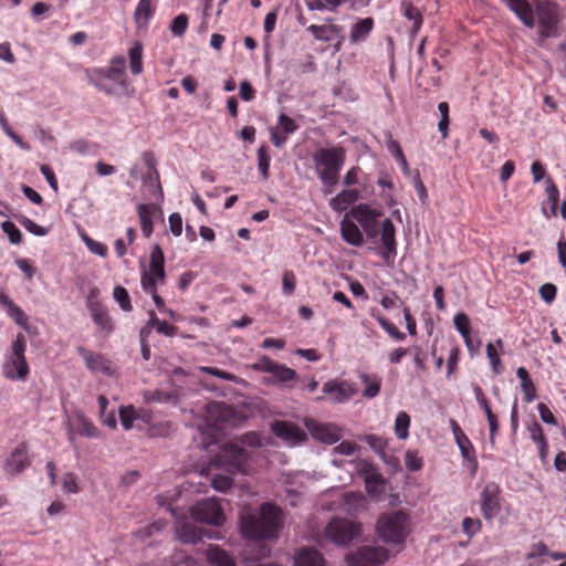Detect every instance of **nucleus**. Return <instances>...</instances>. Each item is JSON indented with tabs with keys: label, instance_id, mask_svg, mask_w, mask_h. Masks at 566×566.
I'll use <instances>...</instances> for the list:
<instances>
[{
	"label": "nucleus",
	"instance_id": "f257e3e1",
	"mask_svg": "<svg viewBox=\"0 0 566 566\" xmlns=\"http://www.w3.org/2000/svg\"><path fill=\"white\" fill-rule=\"evenodd\" d=\"M283 527L282 510L264 502L258 510L244 509L240 514V531L244 538L273 541Z\"/></svg>",
	"mask_w": 566,
	"mask_h": 566
},
{
	"label": "nucleus",
	"instance_id": "f03ea898",
	"mask_svg": "<svg viewBox=\"0 0 566 566\" xmlns=\"http://www.w3.org/2000/svg\"><path fill=\"white\" fill-rule=\"evenodd\" d=\"M90 84L106 95L125 94L130 96L134 90L126 74V60L123 55L113 56L107 66L92 67L85 71Z\"/></svg>",
	"mask_w": 566,
	"mask_h": 566
},
{
	"label": "nucleus",
	"instance_id": "7ed1b4c3",
	"mask_svg": "<svg viewBox=\"0 0 566 566\" xmlns=\"http://www.w3.org/2000/svg\"><path fill=\"white\" fill-rule=\"evenodd\" d=\"M262 446L261 434L256 431H249L239 438L226 442L220 452L214 457V463L227 467L231 473L247 474L252 452L245 449L260 448Z\"/></svg>",
	"mask_w": 566,
	"mask_h": 566
},
{
	"label": "nucleus",
	"instance_id": "20e7f679",
	"mask_svg": "<svg viewBox=\"0 0 566 566\" xmlns=\"http://www.w3.org/2000/svg\"><path fill=\"white\" fill-rule=\"evenodd\" d=\"M346 159V150L342 146L319 148L313 155L315 171L326 188V193H332L338 184L339 172Z\"/></svg>",
	"mask_w": 566,
	"mask_h": 566
},
{
	"label": "nucleus",
	"instance_id": "39448f33",
	"mask_svg": "<svg viewBox=\"0 0 566 566\" xmlns=\"http://www.w3.org/2000/svg\"><path fill=\"white\" fill-rule=\"evenodd\" d=\"M378 536L388 544H401L409 534V516L402 511L382 513L377 521Z\"/></svg>",
	"mask_w": 566,
	"mask_h": 566
},
{
	"label": "nucleus",
	"instance_id": "423d86ee",
	"mask_svg": "<svg viewBox=\"0 0 566 566\" xmlns=\"http://www.w3.org/2000/svg\"><path fill=\"white\" fill-rule=\"evenodd\" d=\"M27 343L23 334H18L11 345V354L3 364V375L11 380H25L29 366L25 359Z\"/></svg>",
	"mask_w": 566,
	"mask_h": 566
},
{
	"label": "nucleus",
	"instance_id": "0eeeda50",
	"mask_svg": "<svg viewBox=\"0 0 566 566\" xmlns=\"http://www.w3.org/2000/svg\"><path fill=\"white\" fill-rule=\"evenodd\" d=\"M324 533L333 543L346 546L360 535L361 525L347 518L334 517L326 525Z\"/></svg>",
	"mask_w": 566,
	"mask_h": 566
},
{
	"label": "nucleus",
	"instance_id": "6e6552de",
	"mask_svg": "<svg viewBox=\"0 0 566 566\" xmlns=\"http://www.w3.org/2000/svg\"><path fill=\"white\" fill-rule=\"evenodd\" d=\"M165 279V256L163 249L157 244L151 250L149 268L142 272V287L145 292H155L158 283H164Z\"/></svg>",
	"mask_w": 566,
	"mask_h": 566
},
{
	"label": "nucleus",
	"instance_id": "1a4fd4ad",
	"mask_svg": "<svg viewBox=\"0 0 566 566\" xmlns=\"http://www.w3.org/2000/svg\"><path fill=\"white\" fill-rule=\"evenodd\" d=\"M191 517L195 522L206 523L213 526H222L226 515L220 504V499L210 497L202 500L190 507Z\"/></svg>",
	"mask_w": 566,
	"mask_h": 566
},
{
	"label": "nucleus",
	"instance_id": "9d476101",
	"mask_svg": "<svg viewBox=\"0 0 566 566\" xmlns=\"http://www.w3.org/2000/svg\"><path fill=\"white\" fill-rule=\"evenodd\" d=\"M250 367L255 371L271 374V378L268 379V382L272 384H285L296 379L297 377L294 369L280 364L268 356L260 357L255 363L251 364Z\"/></svg>",
	"mask_w": 566,
	"mask_h": 566
},
{
	"label": "nucleus",
	"instance_id": "9b49d317",
	"mask_svg": "<svg viewBox=\"0 0 566 566\" xmlns=\"http://www.w3.org/2000/svg\"><path fill=\"white\" fill-rule=\"evenodd\" d=\"M389 556V551L382 546H361L346 559L348 566H384Z\"/></svg>",
	"mask_w": 566,
	"mask_h": 566
},
{
	"label": "nucleus",
	"instance_id": "f8f14e48",
	"mask_svg": "<svg viewBox=\"0 0 566 566\" xmlns=\"http://www.w3.org/2000/svg\"><path fill=\"white\" fill-rule=\"evenodd\" d=\"M271 431L290 446H296L307 440L306 432L291 421L274 420L271 422Z\"/></svg>",
	"mask_w": 566,
	"mask_h": 566
},
{
	"label": "nucleus",
	"instance_id": "ddd939ff",
	"mask_svg": "<svg viewBox=\"0 0 566 566\" xmlns=\"http://www.w3.org/2000/svg\"><path fill=\"white\" fill-rule=\"evenodd\" d=\"M501 511V489L495 482H489L481 492L482 516L491 521Z\"/></svg>",
	"mask_w": 566,
	"mask_h": 566
},
{
	"label": "nucleus",
	"instance_id": "4468645a",
	"mask_svg": "<svg viewBox=\"0 0 566 566\" xmlns=\"http://www.w3.org/2000/svg\"><path fill=\"white\" fill-rule=\"evenodd\" d=\"M172 515L176 517V533L178 538L185 544H196L202 536L213 537L217 532L203 533L201 527H198L193 522L184 516H179L175 510H171Z\"/></svg>",
	"mask_w": 566,
	"mask_h": 566
},
{
	"label": "nucleus",
	"instance_id": "2eb2a0df",
	"mask_svg": "<svg viewBox=\"0 0 566 566\" xmlns=\"http://www.w3.org/2000/svg\"><path fill=\"white\" fill-rule=\"evenodd\" d=\"M350 216L361 226L369 238H375L378 234V218L381 216L380 211L361 203L350 210Z\"/></svg>",
	"mask_w": 566,
	"mask_h": 566
},
{
	"label": "nucleus",
	"instance_id": "dca6fc26",
	"mask_svg": "<svg viewBox=\"0 0 566 566\" xmlns=\"http://www.w3.org/2000/svg\"><path fill=\"white\" fill-rule=\"evenodd\" d=\"M304 424L315 440L326 444H333L342 437L339 428L332 423H322L307 418L304 420Z\"/></svg>",
	"mask_w": 566,
	"mask_h": 566
},
{
	"label": "nucleus",
	"instance_id": "f3484780",
	"mask_svg": "<svg viewBox=\"0 0 566 566\" xmlns=\"http://www.w3.org/2000/svg\"><path fill=\"white\" fill-rule=\"evenodd\" d=\"M28 444L19 443L10 453L4 463V470L10 474H19L30 465Z\"/></svg>",
	"mask_w": 566,
	"mask_h": 566
},
{
	"label": "nucleus",
	"instance_id": "a211bd4d",
	"mask_svg": "<svg viewBox=\"0 0 566 566\" xmlns=\"http://www.w3.org/2000/svg\"><path fill=\"white\" fill-rule=\"evenodd\" d=\"M473 394L480 408L485 413L490 427V441L492 444H494L495 437L500 428L497 416L493 412L490 400L486 398L483 389L478 384L473 385Z\"/></svg>",
	"mask_w": 566,
	"mask_h": 566
},
{
	"label": "nucleus",
	"instance_id": "6ab92c4d",
	"mask_svg": "<svg viewBox=\"0 0 566 566\" xmlns=\"http://www.w3.org/2000/svg\"><path fill=\"white\" fill-rule=\"evenodd\" d=\"M208 418L216 423V426H223L230 422L234 416L235 410L232 406L222 401H213L207 406Z\"/></svg>",
	"mask_w": 566,
	"mask_h": 566
},
{
	"label": "nucleus",
	"instance_id": "aec40b11",
	"mask_svg": "<svg viewBox=\"0 0 566 566\" xmlns=\"http://www.w3.org/2000/svg\"><path fill=\"white\" fill-rule=\"evenodd\" d=\"M307 31L312 33V35L319 41H332L334 39H339V43L345 41L344 29L340 25L328 23V24H311L307 28Z\"/></svg>",
	"mask_w": 566,
	"mask_h": 566
},
{
	"label": "nucleus",
	"instance_id": "412c9836",
	"mask_svg": "<svg viewBox=\"0 0 566 566\" xmlns=\"http://www.w3.org/2000/svg\"><path fill=\"white\" fill-rule=\"evenodd\" d=\"M323 392L325 395H331L335 402H344L352 398L356 390L348 381L337 382L335 380H329L323 385Z\"/></svg>",
	"mask_w": 566,
	"mask_h": 566
},
{
	"label": "nucleus",
	"instance_id": "4be33fe9",
	"mask_svg": "<svg viewBox=\"0 0 566 566\" xmlns=\"http://www.w3.org/2000/svg\"><path fill=\"white\" fill-rule=\"evenodd\" d=\"M545 192L547 200L542 203V213L547 219H551L557 216V206L559 202V190L552 177L545 178Z\"/></svg>",
	"mask_w": 566,
	"mask_h": 566
},
{
	"label": "nucleus",
	"instance_id": "5701e85b",
	"mask_svg": "<svg viewBox=\"0 0 566 566\" xmlns=\"http://www.w3.org/2000/svg\"><path fill=\"white\" fill-rule=\"evenodd\" d=\"M77 353L85 361L86 367L91 371H101L103 374H109L111 373V365L106 357H104L102 354L91 352L86 349L85 347L80 346L77 348Z\"/></svg>",
	"mask_w": 566,
	"mask_h": 566
},
{
	"label": "nucleus",
	"instance_id": "b1692460",
	"mask_svg": "<svg viewBox=\"0 0 566 566\" xmlns=\"http://www.w3.org/2000/svg\"><path fill=\"white\" fill-rule=\"evenodd\" d=\"M365 474L366 491L371 496H377L384 492L385 479L382 475L370 464L365 463L361 469Z\"/></svg>",
	"mask_w": 566,
	"mask_h": 566
},
{
	"label": "nucleus",
	"instance_id": "393cba45",
	"mask_svg": "<svg viewBox=\"0 0 566 566\" xmlns=\"http://www.w3.org/2000/svg\"><path fill=\"white\" fill-rule=\"evenodd\" d=\"M375 27L373 18L367 17L358 19L350 29L349 41L352 44H358L368 39Z\"/></svg>",
	"mask_w": 566,
	"mask_h": 566
},
{
	"label": "nucleus",
	"instance_id": "a878e982",
	"mask_svg": "<svg viewBox=\"0 0 566 566\" xmlns=\"http://www.w3.org/2000/svg\"><path fill=\"white\" fill-rule=\"evenodd\" d=\"M294 566H325V560L317 549L303 547L295 555Z\"/></svg>",
	"mask_w": 566,
	"mask_h": 566
},
{
	"label": "nucleus",
	"instance_id": "bb28decb",
	"mask_svg": "<svg viewBox=\"0 0 566 566\" xmlns=\"http://www.w3.org/2000/svg\"><path fill=\"white\" fill-rule=\"evenodd\" d=\"M88 311L95 325L105 332L106 335H109L114 329V325L106 306L104 304H95Z\"/></svg>",
	"mask_w": 566,
	"mask_h": 566
},
{
	"label": "nucleus",
	"instance_id": "cd10ccee",
	"mask_svg": "<svg viewBox=\"0 0 566 566\" xmlns=\"http://www.w3.org/2000/svg\"><path fill=\"white\" fill-rule=\"evenodd\" d=\"M509 8L521 19L526 27H534V12L526 0H506Z\"/></svg>",
	"mask_w": 566,
	"mask_h": 566
},
{
	"label": "nucleus",
	"instance_id": "c85d7f7f",
	"mask_svg": "<svg viewBox=\"0 0 566 566\" xmlns=\"http://www.w3.org/2000/svg\"><path fill=\"white\" fill-rule=\"evenodd\" d=\"M536 11L541 25L552 28L556 23V7L547 0H538L536 2Z\"/></svg>",
	"mask_w": 566,
	"mask_h": 566
},
{
	"label": "nucleus",
	"instance_id": "c756f323",
	"mask_svg": "<svg viewBox=\"0 0 566 566\" xmlns=\"http://www.w3.org/2000/svg\"><path fill=\"white\" fill-rule=\"evenodd\" d=\"M206 557L211 566H237L233 558L218 545H209Z\"/></svg>",
	"mask_w": 566,
	"mask_h": 566
},
{
	"label": "nucleus",
	"instance_id": "7c9ffc66",
	"mask_svg": "<svg viewBox=\"0 0 566 566\" xmlns=\"http://www.w3.org/2000/svg\"><path fill=\"white\" fill-rule=\"evenodd\" d=\"M340 232L342 238L352 245L359 247L364 243L359 228L353 221L347 220V218H344L340 222Z\"/></svg>",
	"mask_w": 566,
	"mask_h": 566
},
{
	"label": "nucleus",
	"instance_id": "2f4dec72",
	"mask_svg": "<svg viewBox=\"0 0 566 566\" xmlns=\"http://www.w3.org/2000/svg\"><path fill=\"white\" fill-rule=\"evenodd\" d=\"M504 343L501 338H497L495 343H488L485 347L486 357L490 360L492 371L495 375H501L504 371V366L500 358L497 349L502 350Z\"/></svg>",
	"mask_w": 566,
	"mask_h": 566
},
{
	"label": "nucleus",
	"instance_id": "473e14b6",
	"mask_svg": "<svg viewBox=\"0 0 566 566\" xmlns=\"http://www.w3.org/2000/svg\"><path fill=\"white\" fill-rule=\"evenodd\" d=\"M359 379L364 385L363 396L365 398H375L379 395L381 388V378L376 374L360 373Z\"/></svg>",
	"mask_w": 566,
	"mask_h": 566
},
{
	"label": "nucleus",
	"instance_id": "72a5a7b5",
	"mask_svg": "<svg viewBox=\"0 0 566 566\" xmlns=\"http://www.w3.org/2000/svg\"><path fill=\"white\" fill-rule=\"evenodd\" d=\"M516 376L521 381L524 401L527 403L532 402L536 398V387L527 369L525 367H518L516 369Z\"/></svg>",
	"mask_w": 566,
	"mask_h": 566
},
{
	"label": "nucleus",
	"instance_id": "f704fd0d",
	"mask_svg": "<svg viewBox=\"0 0 566 566\" xmlns=\"http://www.w3.org/2000/svg\"><path fill=\"white\" fill-rule=\"evenodd\" d=\"M359 199V191L356 189H345L331 200V207L335 211H344L352 203Z\"/></svg>",
	"mask_w": 566,
	"mask_h": 566
},
{
	"label": "nucleus",
	"instance_id": "c9c22d12",
	"mask_svg": "<svg viewBox=\"0 0 566 566\" xmlns=\"http://www.w3.org/2000/svg\"><path fill=\"white\" fill-rule=\"evenodd\" d=\"M455 443L458 444L463 459L470 464L472 473H475L478 469V459L475 448L471 440L467 436L461 438V440L455 441Z\"/></svg>",
	"mask_w": 566,
	"mask_h": 566
},
{
	"label": "nucleus",
	"instance_id": "e433bc0d",
	"mask_svg": "<svg viewBox=\"0 0 566 566\" xmlns=\"http://www.w3.org/2000/svg\"><path fill=\"white\" fill-rule=\"evenodd\" d=\"M211 467H213L216 469H224L227 472V474H214L213 475V478L211 480V484H212L213 489H216L219 492L228 491L233 484L232 475H234L235 473L229 472L227 470V467L216 464L214 458L211 461Z\"/></svg>",
	"mask_w": 566,
	"mask_h": 566
},
{
	"label": "nucleus",
	"instance_id": "4c0bfd02",
	"mask_svg": "<svg viewBox=\"0 0 566 566\" xmlns=\"http://www.w3.org/2000/svg\"><path fill=\"white\" fill-rule=\"evenodd\" d=\"M129 67L134 75H139L143 72V45L140 42H135L128 52Z\"/></svg>",
	"mask_w": 566,
	"mask_h": 566
},
{
	"label": "nucleus",
	"instance_id": "58836bf2",
	"mask_svg": "<svg viewBox=\"0 0 566 566\" xmlns=\"http://www.w3.org/2000/svg\"><path fill=\"white\" fill-rule=\"evenodd\" d=\"M140 228L146 238H149L154 230L153 211L147 205H139L137 208Z\"/></svg>",
	"mask_w": 566,
	"mask_h": 566
},
{
	"label": "nucleus",
	"instance_id": "ea45409f",
	"mask_svg": "<svg viewBox=\"0 0 566 566\" xmlns=\"http://www.w3.org/2000/svg\"><path fill=\"white\" fill-rule=\"evenodd\" d=\"M153 14L151 1L150 0H139L135 13L134 19L138 28L147 24L149 18Z\"/></svg>",
	"mask_w": 566,
	"mask_h": 566
},
{
	"label": "nucleus",
	"instance_id": "a19ab883",
	"mask_svg": "<svg viewBox=\"0 0 566 566\" xmlns=\"http://www.w3.org/2000/svg\"><path fill=\"white\" fill-rule=\"evenodd\" d=\"M410 416L406 411H399L395 421V434L400 440H406L409 436Z\"/></svg>",
	"mask_w": 566,
	"mask_h": 566
},
{
	"label": "nucleus",
	"instance_id": "79ce46f5",
	"mask_svg": "<svg viewBox=\"0 0 566 566\" xmlns=\"http://www.w3.org/2000/svg\"><path fill=\"white\" fill-rule=\"evenodd\" d=\"M76 432L87 438H96L98 436V429L83 415L76 417Z\"/></svg>",
	"mask_w": 566,
	"mask_h": 566
},
{
	"label": "nucleus",
	"instance_id": "37998d69",
	"mask_svg": "<svg viewBox=\"0 0 566 566\" xmlns=\"http://www.w3.org/2000/svg\"><path fill=\"white\" fill-rule=\"evenodd\" d=\"M366 500L360 492H348L344 495V505L348 513L359 511L365 506Z\"/></svg>",
	"mask_w": 566,
	"mask_h": 566
},
{
	"label": "nucleus",
	"instance_id": "c03bdc74",
	"mask_svg": "<svg viewBox=\"0 0 566 566\" xmlns=\"http://www.w3.org/2000/svg\"><path fill=\"white\" fill-rule=\"evenodd\" d=\"M270 161L271 157L269 155V147L266 145H262L258 149V166L263 179L265 180L270 175Z\"/></svg>",
	"mask_w": 566,
	"mask_h": 566
},
{
	"label": "nucleus",
	"instance_id": "a18cd8bd",
	"mask_svg": "<svg viewBox=\"0 0 566 566\" xmlns=\"http://www.w3.org/2000/svg\"><path fill=\"white\" fill-rule=\"evenodd\" d=\"M143 161L145 166L148 168V174L146 176L147 180L155 179L157 182H159V172L157 170V158L155 154L150 150L143 153Z\"/></svg>",
	"mask_w": 566,
	"mask_h": 566
},
{
	"label": "nucleus",
	"instance_id": "49530a36",
	"mask_svg": "<svg viewBox=\"0 0 566 566\" xmlns=\"http://www.w3.org/2000/svg\"><path fill=\"white\" fill-rule=\"evenodd\" d=\"M113 297L124 312H132L133 305L127 290L120 285L115 286Z\"/></svg>",
	"mask_w": 566,
	"mask_h": 566
},
{
	"label": "nucleus",
	"instance_id": "de8ad7c7",
	"mask_svg": "<svg viewBox=\"0 0 566 566\" xmlns=\"http://www.w3.org/2000/svg\"><path fill=\"white\" fill-rule=\"evenodd\" d=\"M403 15L412 21V31L417 32L422 25V15L418 8L412 6L411 3H403Z\"/></svg>",
	"mask_w": 566,
	"mask_h": 566
},
{
	"label": "nucleus",
	"instance_id": "09e8293b",
	"mask_svg": "<svg viewBox=\"0 0 566 566\" xmlns=\"http://www.w3.org/2000/svg\"><path fill=\"white\" fill-rule=\"evenodd\" d=\"M453 323L463 339L469 340V334H471V323L469 316L465 313H458L453 318Z\"/></svg>",
	"mask_w": 566,
	"mask_h": 566
},
{
	"label": "nucleus",
	"instance_id": "8fccbe9b",
	"mask_svg": "<svg viewBox=\"0 0 566 566\" xmlns=\"http://www.w3.org/2000/svg\"><path fill=\"white\" fill-rule=\"evenodd\" d=\"M438 109L441 114V119L439 120L438 129L441 133L442 138L444 139L448 137L449 134V104L447 102H440L438 104Z\"/></svg>",
	"mask_w": 566,
	"mask_h": 566
},
{
	"label": "nucleus",
	"instance_id": "3c124183",
	"mask_svg": "<svg viewBox=\"0 0 566 566\" xmlns=\"http://www.w3.org/2000/svg\"><path fill=\"white\" fill-rule=\"evenodd\" d=\"M396 230H395V226L392 223V221L390 219H385L382 224H381V243L382 245L385 244H390V243H396Z\"/></svg>",
	"mask_w": 566,
	"mask_h": 566
},
{
	"label": "nucleus",
	"instance_id": "603ef678",
	"mask_svg": "<svg viewBox=\"0 0 566 566\" xmlns=\"http://www.w3.org/2000/svg\"><path fill=\"white\" fill-rule=\"evenodd\" d=\"M3 232L8 235L9 241L13 244H20L22 241V233L18 227L11 221H4L1 224Z\"/></svg>",
	"mask_w": 566,
	"mask_h": 566
},
{
	"label": "nucleus",
	"instance_id": "864d4df0",
	"mask_svg": "<svg viewBox=\"0 0 566 566\" xmlns=\"http://www.w3.org/2000/svg\"><path fill=\"white\" fill-rule=\"evenodd\" d=\"M379 325L396 340H403L406 338V334L400 332L395 324L386 319L385 317L378 316L376 317Z\"/></svg>",
	"mask_w": 566,
	"mask_h": 566
},
{
	"label": "nucleus",
	"instance_id": "5fc2aeb1",
	"mask_svg": "<svg viewBox=\"0 0 566 566\" xmlns=\"http://www.w3.org/2000/svg\"><path fill=\"white\" fill-rule=\"evenodd\" d=\"M119 418L125 430L132 429L133 422L136 419L135 408L133 406L122 407L119 409Z\"/></svg>",
	"mask_w": 566,
	"mask_h": 566
},
{
	"label": "nucleus",
	"instance_id": "6e6d98bb",
	"mask_svg": "<svg viewBox=\"0 0 566 566\" xmlns=\"http://www.w3.org/2000/svg\"><path fill=\"white\" fill-rule=\"evenodd\" d=\"M188 28V15L185 13L178 14L170 24V30L176 36L185 34Z\"/></svg>",
	"mask_w": 566,
	"mask_h": 566
},
{
	"label": "nucleus",
	"instance_id": "4d7b16f0",
	"mask_svg": "<svg viewBox=\"0 0 566 566\" xmlns=\"http://www.w3.org/2000/svg\"><path fill=\"white\" fill-rule=\"evenodd\" d=\"M199 370L201 373H203V374H208V375L218 377V378L223 379V380H228V381H235L237 380V376L235 375H233L231 373H228V371H224L222 369H219L217 367L201 366V367H199Z\"/></svg>",
	"mask_w": 566,
	"mask_h": 566
},
{
	"label": "nucleus",
	"instance_id": "13d9d810",
	"mask_svg": "<svg viewBox=\"0 0 566 566\" xmlns=\"http://www.w3.org/2000/svg\"><path fill=\"white\" fill-rule=\"evenodd\" d=\"M368 446L378 454L384 455L385 449L387 448L388 441L382 437L369 434L366 438Z\"/></svg>",
	"mask_w": 566,
	"mask_h": 566
},
{
	"label": "nucleus",
	"instance_id": "bf43d9fd",
	"mask_svg": "<svg viewBox=\"0 0 566 566\" xmlns=\"http://www.w3.org/2000/svg\"><path fill=\"white\" fill-rule=\"evenodd\" d=\"M481 528L482 523L479 518L464 517L462 521V530L469 537L479 533Z\"/></svg>",
	"mask_w": 566,
	"mask_h": 566
},
{
	"label": "nucleus",
	"instance_id": "052dcab7",
	"mask_svg": "<svg viewBox=\"0 0 566 566\" xmlns=\"http://www.w3.org/2000/svg\"><path fill=\"white\" fill-rule=\"evenodd\" d=\"M279 128L282 130L283 134L290 135L298 129V125L292 117L285 114H281L279 116Z\"/></svg>",
	"mask_w": 566,
	"mask_h": 566
},
{
	"label": "nucleus",
	"instance_id": "680f3d73",
	"mask_svg": "<svg viewBox=\"0 0 566 566\" xmlns=\"http://www.w3.org/2000/svg\"><path fill=\"white\" fill-rule=\"evenodd\" d=\"M282 290L284 295H292L296 287V276L292 271H285L282 279Z\"/></svg>",
	"mask_w": 566,
	"mask_h": 566
},
{
	"label": "nucleus",
	"instance_id": "e2e57ef3",
	"mask_svg": "<svg viewBox=\"0 0 566 566\" xmlns=\"http://www.w3.org/2000/svg\"><path fill=\"white\" fill-rule=\"evenodd\" d=\"M8 315L20 326H27L28 316L23 312V310L13 303L8 310Z\"/></svg>",
	"mask_w": 566,
	"mask_h": 566
},
{
	"label": "nucleus",
	"instance_id": "0e129e2a",
	"mask_svg": "<svg viewBox=\"0 0 566 566\" xmlns=\"http://www.w3.org/2000/svg\"><path fill=\"white\" fill-rule=\"evenodd\" d=\"M19 222L22 224V227L25 230H28L32 234H35L39 237H43L46 234V230L43 227L39 226L33 220H31L27 217H22L21 219H19Z\"/></svg>",
	"mask_w": 566,
	"mask_h": 566
},
{
	"label": "nucleus",
	"instance_id": "69168bd1",
	"mask_svg": "<svg viewBox=\"0 0 566 566\" xmlns=\"http://www.w3.org/2000/svg\"><path fill=\"white\" fill-rule=\"evenodd\" d=\"M538 292L541 298L549 304L556 298L557 287L553 283H545L539 287Z\"/></svg>",
	"mask_w": 566,
	"mask_h": 566
},
{
	"label": "nucleus",
	"instance_id": "338daca9",
	"mask_svg": "<svg viewBox=\"0 0 566 566\" xmlns=\"http://www.w3.org/2000/svg\"><path fill=\"white\" fill-rule=\"evenodd\" d=\"M85 240V243H86V247L88 248V250L99 256H106L107 255V247L102 243V242H98V241H95L88 237H85L84 238Z\"/></svg>",
	"mask_w": 566,
	"mask_h": 566
},
{
	"label": "nucleus",
	"instance_id": "774afa93",
	"mask_svg": "<svg viewBox=\"0 0 566 566\" xmlns=\"http://www.w3.org/2000/svg\"><path fill=\"white\" fill-rule=\"evenodd\" d=\"M169 228L175 237H179L182 232V218L178 212H174L169 216Z\"/></svg>",
	"mask_w": 566,
	"mask_h": 566
}]
</instances>
